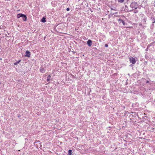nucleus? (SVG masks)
<instances>
[{
    "label": "nucleus",
    "mask_w": 155,
    "mask_h": 155,
    "mask_svg": "<svg viewBox=\"0 0 155 155\" xmlns=\"http://www.w3.org/2000/svg\"><path fill=\"white\" fill-rule=\"evenodd\" d=\"M130 7L132 8L136 9L137 8L138 5L137 2H133L130 5Z\"/></svg>",
    "instance_id": "1"
},
{
    "label": "nucleus",
    "mask_w": 155,
    "mask_h": 155,
    "mask_svg": "<svg viewBox=\"0 0 155 155\" xmlns=\"http://www.w3.org/2000/svg\"><path fill=\"white\" fill-rule=\"evenodd\" d=\"M129 61L130 63H131L133 64H134L136 62V60L135 58L131 57L129 58Z\"/></svg>",
    "instance_id": "2"
},
{
    "label": "nucleus",
    "mask_w": 155,
    "mask_h": 155,
    "mask_svg": "<svg viewBox=\"0 0 155 155\" xmlns=\"http://www.w3.org/2000/svg\"><path fill=\"white\" fill-rule=\"evenodd\" d=\"M40 72L42 73H44L45 72V70L42 67H40Z\"/></svg>",
    "instance_id": "3"
},
{
    "label": "nucleus",
    "mask_w": 155,
    "mask_h": 155,
    "mask_svg": "<svg viewBox=\"0 0 155 155\" xmlns=\"http://www.w3.org/2000/svg\"><path fill=\"white\" fill-rule=\"evenodd\" d=\"M25 56L28 57H30V52L28 51H27L25 52Z\"/></svg>",
    "instance_id": "4"
},
{
    "label": "nucleus",
    "mask_w": 155,
    "mask_h": 155,
    "mask_svg": "<svg viewBox=\"0 0 155 155\" xmlns=\"http://www.w3.org/2000/svg\"><path fill=\"white\" fill-rule=\"evenodd\" d=\"M23 15H21L22 16H21V17H22L23 21H26L27 20V17L25 15L23 14Z\"/></svg>",
    "instance_id": "5"
},
{
    "label": "nucleus",
    "mask_w": 155,
    "mask_h": 155,
    "mask_svg": "<svg viewBox=\"0 0 155 155\" xmlns=\"http://www.w3.org/2000/svg\"><path fill=\"white\" fill-rule=\"evenodd\" d=\"M92 41L91 40H89L87 41V44L89 46H91L92 45Z\"/></svg>",
    "instance_id": "6"
},
{
    "label": "nucleus",
    "mask_w": 155,
    "mask_h": 155,
    "mask_svg": "<svg viewBox=\"0 0 155 155\" xmlns=\"http://www.w3.org/2000/svg\"><path fill=\"white\" fill-rule=\"evenodd\" d=\"M41 21L44 23L46 21L45 18L43 17L41 19Z\"/></svg>",
    "instance_id": "7"
},
{
    "label": "nucleus",
    "mask_w": 155,
    "mask_h": 155,
    "mask_svg": "<svg viewBox=\"0 0 155 155\" xmlns=\"http://www.w3.org/2000/svg\"><path fill=\"white\" fill-rule=\"evenodd\" d=\"M51 76L50 75H49L47 77V81H49L51 80Z\"/></svg>",
    "instance_id": "8"
},
{
    "label": "nucleus",
    "mask_w": 155,
    "mask_h": 155,
    "mask_svg": "<svg viewBox=\"0 0 155 155\" xmlns=\"http://www.w3.org/2000/svg\"><path fill=\"white\" fill-rule=\"evenodd\" d=\"M21 15H23V14L20 13L18 14L17 15V17L18 18H19L20 17H21V16H22Z\"/></svg>",
    "instance_id": "9"
},
{
    "label": "nucleus",
    "mask_w": 155,
    "mask_h": 155,
    "mask_svg": "<svg viewBox=\"0 0 155 155\" xmlns=\"http://www.w3.org/2000/svg\"><path fill=\"white\" fill-rule=\"evenodd\" d=\"M72 150H69L68 151V155H71L72 154Z\"/></svg>",
    "instance_id": "10"
},
{
    "label": "nucleus",
    "mask_w": 155,
    "mask_h": 155,
    "mask_svg": "<svg viewBox=\"0 0 155 155\" xmlns=\"http://www.w3.org/2000/svg\"><path fill=\"white\" fill-rule=\"evenodd\" d=\"M118 21H121L123 25H125V23L124 20L121 19H119Z\"/></svg>",
    "instance_id": "11"
},
{
    "label": "nucleus",
    "mask_w": 155,
    "mask_h": 155,
    "mask_svg": "<svg viewBox=\"0 0 155 155\" xmlns=\"http://www.w3.org/2000/svg\"><path fill=\"white\" fill-rule=\"evenodd\" d=\"M20 61H21V60H19L18 61H17V62H15L14 63V65H16V64H18V63L20 62Z\"/></svg>",
    "instance_id": "12"
},
{
    "label": "nucleus",
    "mask_w": 155,
    "mask_h": 155,
    "mask_svg": "<svg viewBox=\"0 0 155 155\" xmlns=\"http://www.w3.org/2000/svg\"><path fill=\"white\" fill-rule=\"evenodd\" d=\"M124 1V0H118V2L120 3H122Z\"/></svg>",
    "instance_id": "13"
},
{
    "label": "nucleus",
    "mask_w": 155,
    "mask_h": 155,
    "mask_svg": "<svg viewBox=\"0 0 155 155\" xmlns=\"http://www.w3.org/2000/svg\"><path fill=\"white\" fill-rule=\"evenodd\" d=\"M138 12V10H136L134 11V13H137Z\"/></svg>",
    "instance_id": "14"
},
{
    "label": "nucleus",
    "mask_w": 155,
    "mask_h": 155,
    "mask_svg": "<svg viewBox=\"0 0 155 155\" xmlns=\"http://www.w3.org/2000/svg\"><path fill=\"white\" fill-rule=\"evenodd\" d=\"M66 10H67V11H69V10H70V8H67L66 9Z\"/></svg>",
    "instance_id": "15"
},
{
    "label": "nucleus",
    "mask_w": 155,
    "mask_h": 155,
    "mask_svg": "<svg viewBox=\"0 0 155 155\" xmlns=\"http://www.w3.org/2000/svg\"><path fill=\"white\" fill-rule=\"evenodd\" d=\"M108 45L107 44H105V46L106 47H108Z\"/></svg>",
    "instance_id": "16"
},
{
    "label": "nucleus",
    "mask_w": 155,
    "mask_h": 155,
    "mask_svg": "<svg viewBox=\"0 0 155 155\" xmlns=\"http://www.w3.org/2000/svg\"><path fill=\"white\" fill-rule=\"evenodd\" d=\"M149 81H147V83H149Z\"/></svg>",
    "instance_id": "17"
},
{
    "label": "nucleus",
    "mask_w": 155,
    "mask_h": 155,
    "mask_svg": "<svg viewBox=\"0 0 155 155\" xmlns=\"http://www.w3.org/2000/svg\"><path fill=\"white\" fill-rule=\"evenodd\" d=\"M154 22H155V21H154V22L153 23H154Z\"/></svg>",
    "instance_id": "18"
},
{
    "label": "nucleus",
    "mask_w": 155,
    "mask_h": 155,
    "mask_svg": "<svg viewBox=\"0 0 155 155\" xmlns=\"http://www.w3.org/2000/svg\"><path fill=\"white\" fill-rule=\"evenodd\" d=\"M78 0V1H80V0Z\"/></svg>",
    "instance_id": "19"
}]
</instances>
